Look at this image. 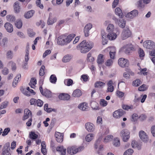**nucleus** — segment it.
Instances as JSON below:
<instances>
[{
	"mask_svg": "<svg viewBox=\"0 0 155 155\" xmlns=\"http://www.w3.org/2000/svg\"><path fill=\"white\" fill-rule=\"evenodd\" d=\"M101 34L102 39V43L103 45H104L107 44L108 41L107 39V37H106L105 33L103 30H102L101 31Z\"/></svg>",
	"mask_w": 155,
	"mask_h": 155,
	"instance_id": "nucleus-23",
	"label": "nucleus"
},
{
	"mask_svg": "<svg viewBox=\"0 0 155 155\" xmlns=\"http://www.w3.org/2000/svg\"><path fill=\"white\" fill-rule=\"evenodd\" d=\"M150 130L153 136L155 137V125L151 127Z\"/></svg>",
	"mask_w": 155,
	"mask_h": 155,
	"instance_id": "nucleus-52",
	"label": "nucleus"
},
{
	"mask_svg": "<svg viewBox=\"0 0 155 155\" xmlns=\"http://www.w3.org/2000/svg\"><path fill=\"white\" fill-rule=\"evenodd\" d=\"M113 145L115 147H119L120 146V141L117 138H115L113 142Z\"/></svg>",
	"mask_w": 155,
	"mask_h": 155,
	"instance_id": "nucleus-38",
	"label": "nucleus"
},
{
	"mask_svg": "<svg viewBox=\"0 0 155 155\" xmlns=\"http://www.w3.org/2000/svg\"><path fill=\"white\" fill-rule=\"evenodd\" d=\"M125 71L127 72V73L129 75L133 76L134 75V73L131 70L128 68H126L125 69Z\"/></svg>",
	"mask_w": 155,
	"mask_h": 155,
	"instance_id": "nucleus-50",
	"label": "nucleus"
},
{
	"mask_svg": "<svg viewBox=\"0 0 155 155\" xmlns=\"http://www.w3.org/2000/svg\"><path fill=\"white\" fill-rule=\"evenodd\" d=\"M118 64L121 67H127L129 65V61L123 58H120L118 60Z\"/></svg>",
	"mask_w": 155,
	"mask_h": 155,
	"instance_id": "nucleus-7",
	"label": "nucleus"
},
{
	"mask_svg": "<svg viewBox=\"0 0 155 155\" xmlns=\"http://www.w3.org/2000/svg\"><path fill=\"white\" fill-rule=\"evenodd\" d=\"M130 132L127 129L122 130L120 133V135L124 142H127L128 140L130 138Z\"/></svg>",
	"mask_w": 155,
	"mask_h": 155,
	"instance_id": "nucleus-4",
	"label": "nucleus"
},
{
	"mask_svg": "<svg viewBox=\"0 0 155 155\" xmlns=\"http://www.w3.org/2000/svg\"><path fill=\"white\" fill-rule=\"evenodd\" d=\"M137 114H133L131 118V121L134 122L137 120L138 118L137 117Z\"/></svg>",
	"mask_w": 155,
	"mask_h": 155,
	"instance_id": "nucleus-60",
	"label": "nucleus"
},
{
	"mask_svg": "<svg viewBox=\"0 0 155 155\" xmlns=\"http://www.w3.org/2000/svg\"><path fill=\"white\" fill-rule=\"evenodd\" d=\"M12 52L11 51H8L7 53V56L8 58H10L11 59L12 58Z\"/></svg>",
	"mask_w": 155,
	"mask_h": 155,
	"instance_id": "nucleus-61",
	"label": "nucleus"
},
{
	"mask_svg": "<svg viewBox=\"0 0 155 155\" xmlns=\"http://www.w3.org/2000/svg\"><path fill=\"white\" fill-rule=\"evenodd\" d=\"M143 47L148 49H152L155 48L154 43L150 40H147L145 41L143 43Z\"/></svg>",
	"mask_w": 155,
	"mask_h": 155,
	"instance_id": "nucleus-6",
	"label": "nucleus"
},
{
	"mask_svg": "<svg viewBox=\"0 0 155 155\" xmlns=\"http://www.w3.org/2000/svg\"><path fill=\"white\" fill-rule=\"evenodd\" d=\"M117 34L114 31L112 33H109L107 35V38L110 40H114L117 37Z\"/></svg>",
	"mask_w": 155,
	"mask_h": 155,
	"instance_id": "nucleus-21",
	"label": "nucleus"
},
{
	"mask_svg": "<svg viewBox=\"0 0 155 155\" xmlns=\"http://www.w3.org/2000/svg\"><path fill=\"white\" fill-rule=\"evenodd\" d=\"M101 105L103 107L106 106L107 104V102L104 99H101Z\"/></svg>",
	"mask_w": 155,
	"mask_h": 155,
	"instance_id": "nucleus-54",
	"label": "nucleus"
},
{
	"mask_svg": "<svg viewBox=\"0 0 155 155\" xmlns=\"http://www.w3.org/2000/svg\"><path fill=\"white\" fill-rule=\"evenodd\" d=\"M19 2L18 1L16 2L14 4L13 7L14 11L15 13H19L20 12V6Z\"/></svg>",
	"mask_w": 155,
	"mask_h": 155,
	"instance_id": "nucleus-18",
	"label": "nucleus"
},
{
	"mask_svg": "<svg viewBox=\"0 0 155 155\" xmlns=\"http://www.w3.org/2000/svg\"><path fill=\"white\" fill-rule=\"evenodd\" d=\"M125 114V112L122 109H120L115 111L113 114L114 117L118 118L122 116Z\"/></svg>",
	"mask_w": 155,
	"mask_h": 155,
	"instance_id": "nucleus-9",
	"label": "nucleus"
},
{
	"mask_svg": "<svg viewBox=\"0 0 155 155\" xmlns=\"http://www.w3.org/2000/svg\"><path fill=\"white\" fill-rule=\"evenodd\" d=\"M31 114L32 113L31 111L29 109H25L24 111V115L23 117L22 120H25L28 118L30 114L31 116Z\"/></svg>",
	"mask_w": 155,
	"mask_h": 155,
	"instance_id": "nucleus-15",
	"label": "nucleus"
},
{
	"mask_svg": "<svg viewBox=\"0 0 155 155\" xmlns=\"http://www.w3.org/2000/svg\"><path fill=\"white\" fill-rule=\"evenodd\" d=\"M93 134H90L87 135L85 138L87 142L91 141L93 138Z\"/></svg>",
	"mask_w": 155,
	"mask_h": 155,
	"instance_id": "nucleus-37",
	"label": "nucleus"
},
{
	"mask_svg": "<svg viewBox=\"0 0 155 155\" xmlns=\"http://www.w3.org/2000/svg\"><path fill=\"white\" fill-rule=\"evenodd\" d=\"M119 0H114L113 2L112 7V8H114L116 7L117 5L119 2Z\"/></svg>",
	"mask_w": 155,
	"mask_h": 155,
	"instance_id": "nucleus-62",
	"label": "nucleus"
},
{
	"mask_svg": "<svg viewBox=\"0 0 155 155\" xmlns=\"http://www.w3.org/2000/svg\"><path fill=\"white\" fill-rule=\"evenodd\" d=\"M111 49L110 52V56L111 59H114V57L115 54V48L114 47H111Z\"/></svg>",
	"mask_w": 155,
	"mask_h": 155,
	"instance_id": "nucleus-32",
	"label": "nucleus"
},
{
	"mask_svg": "<svg viewBox=\"0 0 155 155\" xmlns=\"http://www.w3.org/2000/svg\"><path fill=\"white\" fill-rule=\"evenodd\" d=\"M113 61L111 59H108L105 63V65L107 66H110L112 65Z\"/></svg>",
	"mask_w": 155,
	"mask_h": 155,
	"instance_id": "nucleus-49",
	"label": "nucleus"
},
{
	"mask_svg": "<svg viewBox=\"0 0 155 155\" xmlns=\"http://www.w3.org/2000/svg\"><path fill=\"white\" fill-rule=\"evenodd\" d=\"M121 51L127 55H129L132 52L135 50L134 46L131 44H128L123 47Z\"/></svg>",
	"mask_w": 155,
	"mask_h": 155,
	"instance_id": "nucleus-3",
	"label": "nucleus"
},
{
	"mask_svg": "<svg viewBox=\"0 0 155 155\" xmlns=\"http://www.w3.org/2000/svg\"><path fill=\"white\" fill-rule=\"evenodd\" d=\"M85 127L86 129L89 132H92L94 130V125L92 123L90 122L86 123Z\"/></svg>",
	"mask_w": 155,
	"mask_h": 155,
	"instance_id": "nucleus-13",
	"label": "nucleus"
},
{
	"mask_svg": "<svg viewBox=\"0 0 155 155\" xmlns=\"http://www.w3.org/2000/svg\"><path fill=\"white\" fill-rule=\"evenodd\" d=\"M104 55L100 54H99L97 59V62L98 64H101L104 62V59H103Z\"/></svg>",
	"mask_w": 155,
	"mask_h": 155,
	"instance_id": "nucleus-25",
	"label": "nucleus"
},
{
	"mask_svg": "<svg viewBox=\"0 0 155 155\" xmlns=\"http://www.w3.org/2000/svg\"><path fill=\"white\" fill-rule=\"evenodd\" d=\"M93 43L91 41L86 42L83 40L77 47V48L80 50L81 53H85L88 52L93 47Z\"/></svg>",
	"mask_w": 155,
	"mask_h": 155,
	"instance_id": "nucleus-1",
	"label": "nucleus"
},
{
	"mask_svg": "<svg viewBox=\"0 0 155 155\" xmlns=\"http://www.w3.org/2000/svg\"><path fill=\"white\" fill-rule=\"evenodd\" d=\"M6 18L7 21L11 22H14L16 19L15 16L12 15H7Z\"/></svg>",
	"mask_w": 155,
	"mask_h": 155,
	"instance_id": "nucleus-29",
	"label": "nucleus"
},
{
	"mask_svg": "<svg viewBox=\"0 0 155 155\" xmlns=\"http://www.w3.org/2000/svg\"><path fill=\"white\" fill-rule=\"evenodd\" d=\"M15 26L18 28L20 29L22 26V22L20 20H17L15 23Z\"/></svg>",
	"mask_w": 155,
	"mask_h": 155,
	"instance_id": "nucleus-34",
	"label": "nucleus"
},
{
	"mask_svg": "<svg viewBox=\"0 0 155 155\" xmlns=\"http://www.w3.org/2000/svg\"><path fill=\"white\" fill-rule=\"evenodd\" d=\"M78 107L80 110L83 111L87 110L88 108V107L87 106V104L85 102L79 104Z\"/></svg>",
	"mask_w": 155,
	"mask_h": 155,
	"instance_id": "nucleus-24",
	"label": "nucleus"
},
{
	"mask_svg": "<svg viewBox=\"0 0 155 155\" xmlns=\"http://www.w3.org/2000/svg\"><path fill=\"white\" fill-rule=\"evenodd\" d=\"M10 131V128L8 127L5 128L3 132L2 136L3 137L7 135Z\"/></svg>",
	"mask_w": 155,
	"mask_h": 155,
	"instance_id": "nucleus-41",
	"label": "nucleus"
},
{
	"mask_svg": "<svg viewBox=\"0 0 155 155\" xmlns=\"http://www.w3.org/2000/svg\"><path fill=\"white\" fill-rule=\"evenodd\" d=\"M21 78V75L20 74H18L14 79L13 82V86L15 87L16 85L17 84L18 81L19 79Z\"/></svg>",
	"mask_w": 155,
	"mask_h": 155,
	"instance_id": "nucleus-30",
	"label": "nucleus"
},
{
	"mask_svg": "<svg viewBox=\"0 0 155 155\" xmlns=\"http://www.w3.org/2000/svg\"><path fill=\"white\" fill-rule=\"evenodd\" d=\"M107 30L108 33L114 31V26L112 24H109L107 28Z\"/></svg>",
	"mask_w": 155,
	"mask_h": 155,
	"instance_id": "nucleus-31",
	"label": "nucleus"
},
{
	"mask_svg": "<svg viewBox=\"0 0 155 155\" xmlns=\"http://www.w3.org/2000/svg\"><path fill=\"white\" fill-rule=\"evenodd\" d=\"M29 137L32 140H35L38 138V135L35 132L31 131L29 134Z\"/></svg>",
	"mask_w": 155,
	"mask_h": 155,
	"instance_id": "nucleus-35",
	"label": "nucleus"
},
{
	"mask_svg": "<svg viewBox=\"0 0 155 155\" xmlns=\"http://www.w3.org/2000/svg\"><path fill=\"white\" fill-rule=\"evenodd\" d=\"M117 96L119 97H122L124 94V93L120 91H117Z\"/></svg>",
	"mask_w": 155,
	"mask_h": 155,
	"instance_id": "nucleus-51",
	"label": "nucleus"
},
{
	"mask_svg": "<svg viewBox=\"0 0 155 155\" xmlns=\"http://www.w3.org/2000/svg\"><path fill=\"white\" fill-rule=\"evenodd\" d=\"M36 4L37 7H39L41 9L43 8L44 6L43 5L41 4V0H36Z\"/></svg>",
	"mask_w": 155,
	"mask_h": 155,
	"instance_id": "nucleus-40",
	"label": "nucleus"
},
{
	"mask_svg": "<svg viewBox=\"0 0 155 155\" xmlns=\"http://www.w3.org/2000/svg\"><path fill=\"white\" fill-rule=\"evenodd\" d=\"M59 98L62 100H68L70 98V96L67 94L61 93L58 96Z\"/></svg>",
	"mask_w": 155,
	"mask_h": 155,
	"instance_id": "nucleus-17",
	"label": "nucleus"
},
{
	"mask_svg": "<svg viewBox=\"0 0 155 155\" xmlns=\"http://www.w3.org/2000/svg\"><path fill=\"white\" fill-rule=\"evenodd\" d=\"M51 53V51L50 50H46L44 53L43 54V57L45 58L47 55L50 54Z\"/></svg>",
	"mask_w": 155,
	"mask_h": 155,
	"instance_id": "nucleus-56",
	"label": "nucleus"
},
{
	"mask_svg": "<svg viewBox=\"0 0 155 155\" xmlns=\"http://www.w3.org/2000/svg\"><path fill=\"white\" fill-rule=\"evenodd\" d=\"M101 137L99 138L96 141L94 144L95 148L97 149L98 146L100 145V143L101 142Z\"/></svg>",
	"mask_w": 155,
	"mask_h": 155,
	"instance_id": "nucleus-45",
	"label": "nucleus"
},
{
	"mask_svg": "<svg viewBox=\"0 0 155 155\" xmlns=\"http://www.w3.org/2000/svg\"><path fill=\"white\" fill-rule=\"evenodd\" d=\"M138 11L137 10H134L128 13L126 16L127 18H129L130 19H133L134 18L137 17L138 15Z\"/></svg>",
	"mask_w": 155,
	"mask_h": 155,
	"instance_id": "nucleus-11",
	"label": "nucleus"
},
{
	"mask_svg": "<svg viewBox=\"0 0 155 155\" xmlns=\"http://www.w3.org/2000/svg\"><path fill=\"white\" fill-rule=\"evenodd\" d=\"M114 89V87L112 85H110L108 86V87L107 89V92H112L113 91Z\"/></svg>",
	"mask_w": 155,
	"mask_h": 155,
	"instance_id": "nucleus-59",
	"label": "nucleus"
},
{
	"mask_svg": "<svg viewBox=\"0 0 155 155\" xmlns=\"http://www.w3.org/2000/svg\"><path fill=\"white\" fill-rule=\"evenodd\" d=\"M45 67L44 65H42L40 68L39 74L41 76H43L45 74L44 69Z\"/></svg>",
	"mask_w": 155,
	"mask_h": 155,
	"instance_id": "nucleus-44",
	"label": "nucleus"
},
{
	"mask_svg": "<svg viewBox=\"0 0 155 155\" xmlns=\"http://www.w3.org/2000/svg\"><path fill=\"white\" fill-rule=\"evenodd\" d=\"M115 12L116 15H117L120 18H122L124 16L121 10L119 8H117L115 9Z\"/></svg>",
	"mask_w": 155,
	"mask_h": 155,
	"instance_id": "nucleus-27",
	"label": "nucleus"
},
{
	"mask_svg": "<svg viewBox=\"0 0 155 155\" xmlns=\"http://www.w3.org/2000/svg\"><path fill=\"white\" fill-rule=\"evenodd\" d=\"M131 145L132 147L133 148H136L138 150H140L141 149L142 145V143H137V142L132 141Z\"/></svg>",
	"mask_w": 155,
	"mask_h": 155,
	"instance_id": "nucleus-22",
	"label": "nucleus"
},
{
	"mask_svg": "<svg viewBox=\"0 0 155 155\" xmlns=\"http://www.w3.org/2000/svg\"><path fill=\"white\" fill-rule=\"evenodd\" d=\"M139 56L140 57H143L144 56V53L143 51L140 48L138 52Z\"/></svg>",
	"mask_w": 155,
	"mask_h": 155,
	"instance_id": "nucleus-57",
	"label": "nucleus"
},
{
	"mask_svg": "<svg viewBox=\"0 0 155 155\" xmlns=\"http://www.w3.org/2000/svg\"><path fill=\"white\" fill-rule=\"evenodd\" d=\"M122 107L124 109L127 110H128L129 109L132 108L133 107L132 106H130L127 105H126L124 104H122Z\"/></svg>",
	"mask_w": 155,
	"mask_h": 155,
	"instance_id": "nucleus-55",
	"label": "nucleus"
},
{
	"mask_svg": "<svg viewBox=\"0 0 155 155\" xmlns=\"http://www.w3.org/2000/svg\"><path fill=\"white\" fill-rule=\"evenodd\" d=\"M67 152L69 154L72 155L76 154L75 153V147H68L67 148Z\"/></svg>",
	"mask_w": 155,
	"mask_h": 155,
	"instance_id": "nucleus-26",
	"label": "nucleus"
},
{
	"mask_svg": "<svg viewBox=\"0 0 155 155\" xmlns=\"http://www.w3.org/2000/svg\"><path fill=\"white\" fill-rule=\"evenodd\" d=\"M44 96H45L48 98L51 97V92L49 90H47L46 91H45L44 92Z\"/></svg>",
	"mask_w": 155,
	"mask_h": 155,
	"instance_id": "nucleus-46",
	"label": "nucleus"
},
{
	"mask_svg": "<svg viewBox=\"0 0 155 155\" xmlns=\"http://www.w3.org/2000/svg\"><path fill=\"white\" fill-rule=\"evenodd\" d=\"M131 32L129 28L126 27L124 29L121 34V38L123 40H125L130 36Z\"/></svg>",
	"mask_w": 155,
	"mask_h": 155,
	"instance_id": "nucleus-8",
	"label": "nucleus"
},
{
	"mask_svg": "<svg viewBox=\"0 0 155 155\" xmlns=\"http://www.w3.org/2000/svg\"><path fill=\"white\" fill-rule=\"evenodd\" d=\"M120 22L121 24L120 25V27L123 28H124L126 24V21L122 20Z\"/></svg>",
	"mask_w": 155,
	"mask_h": 155,
	"instance_id": "nucleus-64",
	"label": "nucleus"
},
{
	"mask_svg": "<svg viewBox=\"0 0 155 155\" xmlns=\"http://www.w3.org/2000/svg\"><path fill=\"white\" fill-rule=\"evenodd\" d=\"M113 137V135H108L104 139V141L106 142H108L110 139H112Z\"/></svg>",
	"mask_w": 155,
	"mask_h": 155,
	"instance_id": "nucleus-58",
	"label": "nucleus"
},
{
	"mask_svg": "<svg viewBox=\"0 0 155 155\" xmlns=\"http://www.w3.org/2000/svg\"><path fill=\"white\" fill-rule=\"evenodd\" d=\"M35 13V11L31 10L25 12L24 15V17L26 18H30L32 17Z\"/></svg>",
	"mask_w": 155,
	"mask_h": 155,
	"instance_id": "nucleus-16",
	"label": "nucleus"
},
{
	"mask_svg": "<svg viewBox=\"0 0 155 155\" xmlns=\"http://www.w3.org/2000/svg\"><path fill=\"white\" fill-rule=\"evenodd\" d=\"M85 147L83 146H81L80 147H79L78 148H76L75 147V153H79L80 152H81L82 151H83Z\"/></svg>",
	"mask_w": 155,
	"mask_h": 155,
	"instance_id": "nucleus-39",
	"label": "nucleus"
},
{
	"mask_svg": "<svg viewBox=\"0 0 155 155\" xmlns=\"http://www.w3.org/2000/svg\"><path fill=\"white\" fill-rule=\"evenodd\" d=\"M8 69L6 68H4L2 71V73L5 75L7 74L8 73Z\"/></svg>",
	"mask_w": 155,
	"mask_h": 155,
	"instance_id": "nucleus-63",
	"label": "nucleus"
},
{
	"mask_svg": "<svg viewBox=\"0 0 155 155\" xmlns=\"http://www.w3.org/2000/svg\"><path fill=\"white\" fill-rule=\"evenodd\" d=\"M133 152V150L132 149H129L125 151L124 153V155H132Z\"/></svg>",
	"mask_w": 155,
	"mask_h": 155,
	"instance_id": "nucleus-42",
	"label": "nucleus"
},
{
	"mask_svg": "<svg viewBox=\"0 0 155 155\" xmlns=\"http://www.w3.org/2000/svg\"><path fill=\"white\" fill-rule=\"evenodd\" d=\"M75 34H72L69 35L67 37L65 35H61L57 39V43L61 45H64L69 43L75 37Z\"/></svg>",
	"mask_w": 155,
	"mask_h": 155,
	"instance_id": "nucleus-2",
	"label": "nucleus"
},
{
	"mask_svg": "<svg viewBox=\"0 0 155 155\" xmlns=\"http://www.w3.org/2000/svg\"><path fill=\"white\" fill-rule=\"evenodd\" d=\"M8 102L7 101H5L2 102L1 105V106H0V109L6 108L8 105Z\"/></svg>",
	"mask_w": 155,
	"mask_h": 155,
	"instance_id": "nucleus-43",
	"label": "nucleus"
},
{
	"mask_svg": "<svg viewBox=\"0 0 155 155\" xmlns=\"http://www.w3.org/2000/svg\"><path fill=\"white\" fill-rule=\"evenodd\" d=\"M36 103L38 106L41 107L43 105V102L41 100L38 99L36 101Z\"/></svg>",
	"mask_w": 155,
	"mask_h": 155,
	"instance_id": "nucleus-53",
	"label": "nucleus"
},
{
	"mask_svg": "<svg viewBox=\"0 0 155 155\" xmlns=\"http://www.w3.org/2000/svg\"><path fill=\"white\" fill-rule=\"evenodd\" d=\"M147 89V86L144 84H143L141 86L139 87L138 90L140 91H144Z\"/></svg>",
	"mask_w": 155,
	"mask_h": 155,
	"instance_id": "nucleus-47",
	"label": "nucleus"
},
{
	"mask_svg": "<svg viewBox=\"0 0 155 155\" xmlns=\"http://www.w3.org/2000/svg\"><path fill=\"white\" fill-rule=\"evenodd\" d=\"M73 56L71 54L65 55L63 58L62 61L63 62L66 63L70 61L73 58Z\"/></svg>",
	"mask_w": 155,
	"mask_h": 155,
	"instance_id": "nucleus-20",
	"label": "nucleus"
},
{
	"mask_svg": "<svg viewBox=\"0 0 155 155\" xmlns=\"http://www.w3.org/2000/svg\"><path fill=\"white\" fill-rule=\"evenodd\" d=\"M105 84L101 81H97L94 84L95 87L102 88Z\"/></svg>",
	"mask_w": 155,
	"mask_h": 155,
	"instance_id": "nucleus-33",
	"label": "nucleus"
},
{
	"mask_svg": "<svg viewBox=\"0 0 155 155\" xmlns=\"http://www.w3.org/2000/svg\"><path fill=\"white\" fill-rule=\"evenodd\" d=\"M82 94V93L79 89H76L74 90L72 94V96L74 97H80Z\"/></svg>",
	"mask_w": 155,
	"mask_h": 155,
	"instance_id": "nucleus-28",
	"label": "nucleus"
},
{
	"mask_svg": "<svg viewBox=\"0 0 155 155\" xmlns=\"http://www.w3.org/2000/svg\"><path fill=\"white\" fill-rule=\"evenodd\" d=\"M92 25L91 23L87 24L84 27V32L85 37H88L89 35V30L92 28Z\"/></svg>",
	"mask_w": 155,
	"mask_h": 155,
	"instance_id": "nucleus-12",
	"label": "nucleus"
},
{
	"mask_svg": "<svg viewBox=\"0 0 155 155\" xmlns=\"http://www.w3.org/2000/svg\"><path fill=\"white\" fill-rule=\"evenodd\" d=\"M21 91L25 95L28 96H30V94L29 93L28 91H26V90L23 87H21L20 88Z\"/></svg>",
	"mask_w": 155,
	"mask_h": 155,
	"instance_id": "nucleus-48",
	"label": "nucleus"
},
{
	"mask_svg": "<svg viewBox=\"0 0 155 155\" xmlns=\"http://www.w3.org/2000/svg\"><path fill=\"white\" fill-rule=\"evenodd\" d=\"M10 143L7 142L4 145L2 149V155H11L10 153Z\"/></svg>",
	"mask_w": 155,
	"mask_h": 155,
	"instance_id": "nucleus-5",
	"label": "nucleus"
},
{
	"mask_svg": "<svg viewBox=\"0 0 155 155\" xmlns=\"http://www.w3.org/2000/svg\"><path fill=\"white\" fill-rule=\"evenodd\" d=\"M4 26L8 32L11 33L13 31V26L10 23L7 22L5 23Z\"/></svg>",
	"mask_w": 155,
	"mask_h": 155,
	"instance_id": "nucleus-19",
	"label": "nucleus"
},
{
	"mask_svg": "<svg viewBox=\"0 0 155 155\" xmlns=\"http://www.w3.org/2000/svg\"><path fill=\"white\" fill-rule=\"evenodd\" d=\"M139 136L141 140L145 143L148 140V137L146 133L143 131H140L139 132Z\"/></svg>",
	"mask_w": 155,
	"mask_h": 155,
	"instance_id": "nucleus-10",
	"label": "nucleus"
},
{
	"mask_svg": "<svg viewBox=\"0 0 155 155\" xmlns=\"http://www.w3.org/2000/svg\"><path fill=\"white\" fill-rule=\"evenodd\" d=\"M57 79L54 74L51 75L50 78V80L51 83H55L57 81Z\"/></svg>",
	"mask_w": 155,
	"mask_h": 155,
	"instance_id": "nucleus-36",
	"label": "nucleus"
},
{
	"mask_svg": "<svg viewBox=\"0 0 155 155\" xmlns=\"http://www.w3.org/2000/svg\"><path fill=\"white\" fill-rule=\"evenodd\" d=\"M57 141L59 143H61L63 141V135L62 133L59 132H56L55 134Z\"/></svg>",
	"mask_w": 155,
	"mask_h": 155,
	"instance_id": "nucleus-14",
	"label": "nucleus"
}]
</instances>
